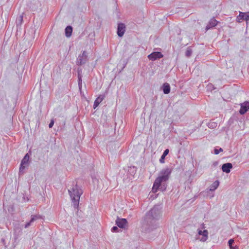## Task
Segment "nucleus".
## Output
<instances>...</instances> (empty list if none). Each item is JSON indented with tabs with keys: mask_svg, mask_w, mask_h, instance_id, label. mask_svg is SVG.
<instances>
[{
	"mask_svg": "<svg viewBox=\"0 0 249 249\" xmlns=\"http://www.w3.org/2000/svg\"><path fill=\"white\" fill-rule=\"evenodd\" d=\"M163 91L165 94L169 93L170 91V85L167 83H165L163 85Z\"/></svg>",
	"mask_w": 249,
	"mask_h": 249,
	"instance_id": "16",
	"label": "nucleus"
},
{
	"mask_svg": "<svg viewBox=\"0 0 249 249\" xmlns=\"http://www.w3.org/2000/svg\"><path fill=\"white\" fill-rule=\"evenodd\" d=\"M223 151V149L222 148H220L219 149H215L214 150V153L215 155H217L220 153V152Z\"/></svg>",
	"mask_w": 249,
	"mask_h": 249,
	"instance_id": "23",
	"label": "nucleus"
},
{
	"mask_svg": "<svg viewBox=\"0 0 249 249\" xmlns=\"http://www.w3.org/2000/svg\"><path fill=\"white\" fill-rule=\"evenodd\" d=\"M163 56V54L159 52H155L148 55V58L151 60H155L157 59L161 58Z\"/></svg>",
	"mask_w": 249,
	"mask_h": 249,
	"instance_id": "7",
	"label": "nucleus"
},
{
	"mask_svg": "<svg viewBox=\"0 0 249 249\" xmlns=\"http://www.w3.org/2000/svg\"><path fill=\"white\" fill-rule=\"evenodd\" d=\"M105 96L104 95H100L95 100L93 104V108L95 109L100 104V103L104 99Z\"/></svg>",
	"mask_w": 249,
	"mask_h": 249,
	"instance_id": "13",
	"label": "nucleus"
},
{
	"mask_svg": "<svg viewBox=\"0 0 249 249\" xmlns=\"http://www.w3.org/2000/svg\"><path fill=\"white\" fill-rule=\"evenodd\" d=\"M40 218H41V216L39 215H32L31 216V219L30 221L29 222H27L25 225V228H27L29 227V226H31L32 223H33L35 220L40 219Z\"/></svg>",
	"mask_w": 249,
	"mask_h": 249,
	"instance_id": "14",
	"label": "nucleus"
},
{
	"mask_svg": "<svg viewBox=\"0 0 249 249\" xmlns=\"http://www.w3.org/2000/svg\"><path fill=\"white\" fill-rule=\"evenodd\" d=\"M68 191L73 202L74 208H77L80 196L82 193L81 190L78 188L77 185H75L71 189H69Z\"/></svg>",
	"mask_w": 249,
	"mask_h": 249,
	"instance_id": "3",
	"label": "nucleus"
},
{
	"mask_svg": "<svg viewBox=\"0 0 249 249\" xmlns=\"http://www.w3.org/2000/svg\"><path fill=\"white\" fill-rule=\"evenodd\" d=\"M160 216V211L156 207H154L147 213L144 219V225L147 231H150L156 228V221Z\"/></svg>",
	"mask_w": 249,
	"mask_h": 249,
	"instance_id": "2",
	"label": "nucleus"
},
{
	"mask_svg": "<svg viewBox=\"0 0 249 249\" xmlns=\"http://www.w3.org/2000/svg\"><path fill=\"white\" fill-rule=\"evenodd\" d=\"M232 167V165L231 163H224L222 165V170L223 172H225L226 173H229L230 172L231 169Z\"/></svg>",
	"mask_w": 249,
	"mask_h": 249,
	"instance_id": "12",
	"label": "nucleus"
},
{
	"mask_svg": "<svg viewBox=\"0 0 249 249\" xmlns=\"http://www.w3.org/2000/svg\"><path fill=\"white\" fill-rule=\"evenodd\" d=\"M216 126V124L215 123L213 122L209 124V127H215Z\"/></svg>",
	"mask_w": 249,
	"mask_h": 249,
	"instance_id": "25",
	"label": "nucleus"
},
{
	"mask_svg": "<svg viewBox=\"0 0 249 249\" xmlns=\"http://www.w3.org/2000/svg\"><path fill=\"white\" fill-rule=\"evenodd\" d=\"M54 124V121L53 120H52L50 123L49 124V128H52Z\"/></svg>",
	"mask_w": 249,
	"mask_h": 249,
	"instance_id": "27",
	"label": "nucleus"
},
{
	"mask_svg": "<svg viewBox=\"0 0 249 249\" xmlns=\"http://www.w3.org/2000/svg\"><path fill=\"white\" fill-rule=\"evenodd\" d=\"M192 53V50L191 48H188L186 52H185V55L189 57H190Z\"/></svg>",
	"mask_w": 249,
	"mask_h": 249,
	"instance_id": "22",
	"label": "nucleus"
},
{
	"mask_svg": "<svg viewBox=\"0 0 249 249\" xmlns=\"http://www.w3.org/2000/svg\"><path fill=\"white\" fill-rule=\"evenodd\" d=\"M125 31V26L123 23H119L118 25L117 34L119 36L122 37Z\"/></svg>",
	"mask_w": 249,
	"mask_h": 249,
	"instance_id": "10",
	"label": "nucleus"
},
{
	"mask_svg": "<svg viewBox=\"0 0 249 249\" xmlns=\"http://www.w3.org/2000/svg\"><path fill=\"white\" fill-rule=\"evenodd\" d=\"M72 32V28L71 26H68L65 29V35L67 37H70Z\"/></svg>",
	"mask_w": 249,
	"mask_h": 249,
	"instance_id": "18",
	"label": "nucleus"
},
{
	"mask_svg": "<svg viewBox=\"0 0 249 249\" xmlns=\"http://www.w3.org/2000/svg\"><path fill=\"white\" fill-rule=\"evenodd\" d=\"M118 227H116V226H114L112 229H111V231L112 232H117L118 231Z\"/></svg>",
	"mask_w": 249,
	"mask_h": 249,
	"instance_id": "26",
	"label": "nucleus"
},
{
	"mask_svg": "<svg viewBox=\"0 0 249 249\" xmlns=\"http://www.w3.org/2000/svg\"><path fill=\"white\" fill-rule=\"evenodd\" d=\"M82 76L80 73V71H78V84L79 89V90H80V92L81 93H82L81 88H82Z\"/></svg>",
	"mask_w": 249,
	"mask_h": 249,
	"instance_id": "20",
	"label": "nucleus"
},
{
	"mask_svg": "<svg viewBox=\"0 0 249 249\" xmlns=\"http://www.w3.org/2000/svg\"><path fill=\"white\" fill-rule=\"evenodd\" d=\"M29 160V156L28 154H26L22 160L20 166L19 168V173H21L24 170V169L28 165V161Z\"/></svg>",
	"mask_w": 249,
	"mask_h": 249,
	"instance_id": "4",
	"label": "nucleus"
},
{
	"mask_svg": "<svg viewBox=\"0 0 249 249\" xmlns=\"http://www.w3.org/2000/svg\"><path fill=\"white\" fill-rule=\"evenodd\" d=\"M249 109V101H246L241 104L239 112L241 114H244Z\"/></svg>",
	"mask_w": 249,
	"mask_h": 249,
	"instance_id": "9",
	"label": "nucleus"
},
{
	"mask_svg": "<svg viewBox=\"0 0 249 249\" xmlns=\"http://www.w3.org/2000/svg\"><path fill=\"white\" fill-rule=\"evenodd\" d=\"M237 22H240L241 20L248 21L249 20V12H240L239 15L236 18Z\"/></svg>",
	"mask_w": 249,
	"mask_h": 249,
	"instance_id": "6",
	"label": "nucleus"
},
{
	"mask_svg": "<svg viewBox=\"0 0 249 249\" xmlns=\"http://www.w3.org/2000/svg\"><path fill=\"white\" fill-rule=\"evenodd\" d=\"M217 23L218 21L214 18H213L211 19L207 25L206 26V30L208 31L211 28L215 26L217 24Z\"/></svg>",
	"mask_w": 249,
	"mask_h": 249,
	"instance_id": "11",
	"label": "nucleus"
},
{
	"mask_svg": "<svg viewBox=\"0 0 249 249\" xmlns=\"http://www.w3.org/2000/svg\"><path fill=\"white\" fill-rule=\"evenodd\" d=\"M198 233L199 235H203V237L200 239L201 241L204 242L207 240L208 235V232L207 230H205L203 231L199 230L198 231Z\"/></svg>",
	"mask_w": 249,
	"mask_h": 249,
	"instance_id": "15",
	"label": "nucleus"
},
{
	"mask_svg": "<svg viewBox=\"0 0 249 249\" xmlns=\"http://www.w3.org/2000/svg\"><path fill=\"white\" fill-rule=\"evenodd\" d=\"M217 164H218V162H217V161H215V162H214L213 163V165L214 166H217Z\"/></svg>",
	"mask_w": 249,
	"mask_h": 249,
	"instance_id": "28",
	"label": "nucleus"
},
{
	"mask_svg": "<svg viewBox=\"0 0 249 249\" xmlns=\"http://www.w3.org/2000/svg\"><path fill=\"white\" fill-rule=\"evenodd\" d=\"M171 169L169 168H166L161 170L159 177L155 179L152 191L153 193H156L158 190L164 191L167 187L166 181L169 178L170 175L171 173Z\"/></svg>",
	"mask_w": 249,
	"mask_h": 249,
	"instance_id": "1",
	"label": "nucleus"
},
{
	"mask_svg": "<svg viewBox=\"0 0 249 249\" xmlns=\"http://www.w3.org/2000/svg\"><path fill=\"white\" fill-rule=\"evenodd\" d=\"M219 182L218 180L215 181L210 186V191H213L218 187Z\"/></svg>",
	"mask_w": 249,
	"mask_h": 249,
	"instance_id": "17",
	"label": "nucleus"
},
{
	"mask_svg": "<svg viewBox=\"0 0 249 249\" xmlns=\"http://www.w3.org/2000/svg\"><path fill=\"white\" fill-rule=\"evenodd\" d=\"M23 21V16L20 15L17 19V23L18 25H20Z\"/></svg>",
	"mask_w": 249,
	"mask_h": 249,
	"instance_id": "21",
	"label": "nucleus"
},
{
	"mask_svg": "<svg viewBox=\"0 0 249 249\" xmlns=\"http://www.w3.org/2000/svg\"><path fill=\"white\" fill-rule=\"evenodd\" d=\"M169 152V151L168 149H166V150H164L163 154L162 155L160 159V163H164L165 157L168 154Z\"/></svg>",
	"mask_w": 249,
	"mask_h": 249,
	"instance_id": "19",
	"label": "nucleus"
},
{
	"mask_svg": "<svg viewBox=\"0 0 249 249\" xmlns=\"http://www.w3.org/2000/svg\"><path fill=\"white\" fill-rule=\"evenodd\" d=\"M87 60L86 53L85 52H83L82 54L79 55L76 63L78 65H82L86 63Z\"/></svg>",
	"mask_w": 249,
	"mask_h": 249,
	"instance_id": "5",
	"label": "nucleus"
},
{
	"mask_svg": "<svg viewBox=\"0 0 249 249\" xmlns=\"http://www.w3.org/2000/svg\"><path fill=\"white\" fill-rule=\"evenodd\" d=\"M133 169L135 170V171H136V169L134 167H133Z\"/></svg>",
	"mask_w": 249,
	"mask_h": 249,
	"instance_id": "29",
	"label": "nucleus"
},
{
	"mask_svg": "<svg viewBox=\"0 0 249 249\" xmlns=\"http://www.w3.org/2000/svg\"><path fill=\"white\" fill-rule=\"evenodd\" d=\"M233 242L234 240L233 239H230L228 241V244L231 249H233V247H232V244L233 243Z\"/></svg>",
	"mask_w": 249,
	"mask_h": 249,
	"instance_id": "24",
	"label": "nucleus"
},
{
	"mask_svg": "<svg viewBox=\"0 0 249 249\" xmlns=\"http://www.w3.org/2000/svg\"><path fill=\"white\" fill-rule=\"evenodd\" d=\"M127 221L126 219L117 218L116 224L120 228H125L127 226Z\"/></svg>",
	"mask_w": 249,
	"mask_h": 249,
	"instance_id": "8",
	"label": "nucleus"
},
{
	"mask_svg": "<svg viewBox=\"0 0 249 249\" xmlns=\"http://www.w3.org/2000/svg\"><path fill=\"white\" fill-rule=\"evenodd\" d=\"M2 241L4 242V239H2Z\"/></svg>",
	"mask_w": 249,
	"mask_h": 249,
	"instance_id": "30",
	"label": "nucleus"
}]
</instances>
